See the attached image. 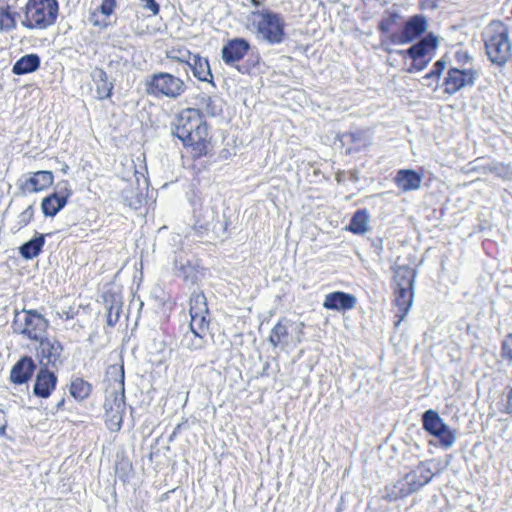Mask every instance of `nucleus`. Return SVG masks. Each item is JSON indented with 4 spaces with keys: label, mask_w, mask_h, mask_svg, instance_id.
I'll return each instance as SVG.
<instances>
[{
    "label": "nucleus",
    "mask_w": 512,
    "mask_h": 512,
    "mask_svg": "<svg viewBox=\"0 0 512 512\" xmlns=\"http://www.w3.org/2000/svg\"><path fill=\"white\" fill-rule=\"evenodd\" d=\"M174 134L191 147L194 158H200L208 153L210 137L208 126L203 121L199 109L187 108L176 117Z\"/></svg>",
    "instance_id": "f257e3e1"
},
{
    "label": "nucleus",
    "mask_w": 512,
    "mask_h": 512,
    "mask_svg": "<svg viewBox=\"0 0 512 512\" xmlns=\"http://www.w3.org/2000/svg\"><path fill=\"white\" fill-rule=\"evenodd\" d=\"M486 54L498 66L505 65L512 56L508 26L500 20L492 21L483 32Z\"/></svg>",
    "instance_id": "f03ea898"
},
{
    "label": "nucleus",
    "mask_w": 512,
    "mask_h": 512,
    "mask_svg": "<svg viewBox=\"0 0 512 512\" xmlns=\"http://www.w3.org/2000/svg\"><path fill=\"white\" fill-rule=\"evenodd\" d=\"M58 12L57 0H28L21 24L31 30H45L55 24Z\"/></svg>",
    "instance_id": "7ed1b4c3"
},
{
    "label": "nucleus",
    "mask_w": 512,
    "mask_h": 512,
    "mask_svg": "<svg viewBox=\"0 0 512 512\" xmlns=\"http://www.w3.org/2000/svg\"><path fill=\"white\" fill-rule=\"evenodd\" d=\"M145 88L150 96L175 100L185 93L187 86L180 77L167 72H158L149 76Z\"/></svg>",
    "instance_id": "20e7f679"
},
{
    "label": "nucleus",
    "mask_w": 512,
    "mask_h": 512,
    "mask_svg": "<svg viewBox=\"0 0 512 512\" xmlns=\"http://www.w3.org/2000/svg\"><path fill=\"white\" fill-rule=\"evenodd\" d=\"M49 321L37 310L16 311L12 323L13 331L31 341H39L46 336Z\"/></svg>",
    "instance_id": "39448f33"
},
{
    "label": "nucleus",
    "mask_w": 512,
    "mask_h": 512,
    "mask_svg": "<svg viewBox=\"0 0 512 512\" xmlns=\"http://www.w3.org/2000/svg\"><path fill=\"white\" fill-rule=\"evenodd\" d=\"M422 425L425 431L438 439L440 447L451 448L456 441V431L451 429L439 414L429 409L422 415Z\"/></svg>",
    "instance_id": "423d86ee"
},
{
    "label": "nucleus",
    "mask_w": 512,
    "mask_h": 512,
    "mask_svg": "<svg viewBox=\"0 0 512 512\" xmlns=\"http://www.w3.org/2000/svg\"><path fill=\"white\" fill-rule=\"evenodd\" d=\"M260 19L257 22V31L260 37L269 44H279L284 38L285 23L283 18L270 11L253 12Z\"/></svg>",
    "instance_id": "0eeeda50"
},
{
    "label": "nucleus",
    "mask_w": 512,
    "mask_h": 512,
    "mask_svg": "<svg viewBox=\"0 0 512 512\" xmlns=\"http://www.w3.org/2000/svg\"><path fill=\"white\" fill-rule=\"evenodd\" d=\"M37 348V358L41 367L58 369L63 364V346L55 338L44 337L40 339Z\"/></svg>",
    "instance_id": "6e6552de"
},
{
    "label": "nucleus",
    "mask_w": 512,
    "mask_h": 512,
    "mask_svg": "<svg viewBox=\"0 0 512 512\" xmlns=\"http://www.w3.org/2000/svg\"><path fill=\"white\" fill-rule=\"evenodd\" d=\"M72 190L68 181L57 184V191L42 200L41 208L45 216L54 217L67 203Z\"/></svg>",
    "instance_id": "1a4fd4ad"
},
{
    "label": "nucleus",
    "mask_w": 512,
    "mask_h": 512,
    "mask_svg": "<svg viewBox=\"0 0 512 512\" xmlns=\"http://www.w3.org/2000/svg\"><path fill=\"white\" fill-rule=\"evenodd\" d=\"M475 71L472 69L450 68L444 79V92L453 95L466 86L474 85Z\"/></svg>",
    "instance_id": "9d476101"
},
{
    "label": "nucleus",
    "mask_w": 512,
    "mask_h": 512,
    "mask_svg": "<svg viewBox=\"0 0 512 512\" xmlns=\"http://www.w3.org/2000/svg\"><path fill=\"white\" fill-rule=\"evenodd\" d=\"M190 316L192 327L202 331L208 328L209 322L207 320L208 306L206 297L202 292H193L190 297Z\"/></svg>",
    "instance_id": "9b49d317"
},
{
    "label": "nucleus",
    "mask_w": 512,
    "mask_h": 512,
    "mask_svg": "<svg viewBox=\"0 0 512 512\" xmlns=\"http://www.w3.org/2000/svg\"><path fill=\"white\" fill-rule=\"evenodd\" d=\"M250 49V44L243 38L229 40L221 50L222 60L226 65L238 67L237 63L242 60Z\"/></svg>",
    "instance_id": "f8f14e48"
},
{
    "label": "nucleus",
    "mask_w": 512,
    "mask_h": 512,
    "mask_svg": "<svg viewBox=\"0 0 512 512\" xmlns=\"http://www.w3.org/2000/svg\"><path fill=\"white\" fill-rule=\"evenodd\" d=\"M415 476L407 473L403 478L385 487L384 498L388 501H396L418 491L415 486Z\"/></svg>",
    "instance_id": "ddd939ff"
},
{
    "label": "nucleus",
    "mask_w": 512,
    "mask_h": 512,
    "mask_svg": "<svg viewBox=\"0 0 512 512\" xmlns=\"http://www.w3.org/2000/svg\"><path fill=\"white\" fill-rule=\"evenodd\" d=\"M57 376L47 367H41L36 375L33 393L40 398H48L57 384Z\"/></svg>",
    "instance_id": "4468645a"
},
{
    "label": "nucleus",
    "mask_w": 512,
    "mask_h": 512,
    "mask_svg": "<svg viewBox=\"0 0 512 512\" xmlns=\"http://www.w3.org/2000/svg\"><path fill=\"white\" fill-rule=\"evenodd\" d=\"M356 303L357 299L354 295L335 291L325 296L323 307L329 310L345 311L353 309Z\"/></svg>",
    "instance_id": "2eb2a0df"
},
{
    "label": "nucleus",
    "mask_w": 512,
    "mask_h": 512,
    "mask_svg": "<svg viewBox=\"0 0 512 512\" xmlns=\"http://www.w3.org/2000/svg\"><path fill=\"white\" fill-rule=\"evenodd\" d=\"M437 45V38L434 35L429 34L419 42L413 44L407 50L399 51V54L408 55L410 58H426L432 56L431 53L436 50Z\"/></svg>",
    "instance_id": "dca6fc26"
},
{
    "label": "nucleus",
    "mask_w": 512,
    "mask_h": 512,
    "mask_svg": "<svg viewBox=\"0 0 512 512\" xmlns=\"http://www.w3.org/2000/svg\"><path fill=\"white\" fill-rule=\"evenodd\" d=\"M36 365L31 357L24 356L18 360L10 372V380L14 384H24L33 375Z\"/></svg>",
    "instance_id": "f3484780"
},
{
    "label": "nucleus",
    "mask_w": 512,
    "mask_h": 512,
    "mask_svg": "<svg viewBox=\"0 0 512 512\" xmlns=\"http://www.w3.org/2000/svg\"><path fill=\"white\" fill-rule=\"evenodd\" d=\"M53 183V174L50 171H38L25 179L20 185L23 193H36L49 187Z\"/></svg>",
    "instance_id": "a211bd4d"
},
{
    "label": "nucleus",
    "mask_w": 512,
    "mask_h": 512,
    "mask_svg": "<svg viewBox=\"0 0 512 512\" xmlns=\"http://www.w3.org/2000/svg\"><path fill=\"white\" fill-rule=\"evenodd\" d=\"M116 0H102L99 7L90 13L89 22L98 28H107L110 25L109 17L114 13Z\"/></svg>",
    "instance_id": "6ab92c4d"
},
{
    "label": "nucleus",
    "mask_w": 512,
    "mask_h": 512,
    "mask_svg": "<svg viewBox=\"0 0 512 512\" xmlns=\"http://www.w3.org/2000/svg\"><path fill=\"white\" fill-rule=\"evenodd\" d=\"M421 182V175L410 169L399 170L395 176V183L403 192L419 189Z\"/></svg>",
    "instance_id": "aec40b11"
},
{
    "label": "nucleus",
    "mask_w": 512,
    "mask_h": 512,
    "mask_svg": "<svg viewBox=\"0 0 512 512\" xmlns=\"http://www.w3.org/2000/svg\"><path fill=\"white\" fill-rule=\"evenodd\" d=\"M208 328H204L202 331L192 327V322H190V329L186 332L181 339L180 345L181 347L188 349L190 351H197L204 348L206 344V332Z\"/></svg>",
    "instance_id": "412c9836"
},
{
    "label": "nucleus",
    "mask_w": 512,
    "mask_h": 512,
    "mask_svg": "<svg viewBox=\"0 0 512 512\" xmlns=\"http://www.w3.org/2000/svg\"><path fill=\"white\" fill-rule=\"evenodd\" d=\"M427 29V21L423 15H414L410 17L403 27L404 37L409 43L413 42Z\"/></svg>",
    "instance_id": "4be33fe9"
},
{
    "label": "nucleus",
    "mask_w": 512,
    "mask_h": 512,
    "mask_svg": "<svg viewBox=\"0 0 512 512\" xmlns=\"http://www.w3.org/2000/svg\"><path fill=\"white\" fill-rule=\"evenodd\" d=\"M92 80L96 86V98L99 100L108 99L112 95L113 84L108 81L106 72L101 68L92 71Z\"/></svg>",
    "instance_id": "5701e85b"
},
{
    "label": "nucleus",
    "mask_w": 512,
    "mask_h": 512,
    "mask_svg": "<svg viewBox=\"0 0 512 512\" xmlns=\"http://www.w3.org/2000/svg\"><path fill=\"white\" fill-rule=\"evenodd\" d=\"M187 67L192 70L193 75L198 80L203 82H211L213 76L209 62L206 58H203L198 54H194Z\"/></svg>",
    "instance_id": "b1692460"
},
{
    "label": "nucleus",
    "mask_w": 512,
    "mask_h": 512,
    "mask_svg": "<svg viewBox=\"0 0 512 512\" xmlns=\"http://www.w3.org/2000/svg\"><path fill=\"white\" fill-rule=\"evenodd\" d=\"M39 67L40 57L37 54H27L15 62L12 72L16 75H24L36 71Z\"/></svg>",
    "instance_id": "393cba45"
},
{
    "label": "nucleus",
    "mask_w": 512,
    "mask_h": 512,
    "mask_svg": "<svg viewBox=\"0 0 512 512\" xmlns=\"http://www.w3.org/2000/svg\"><path fill=\"white\" fill-rule=\"evenodd\" d=\"M416 272L413 268L408 265L398 266L394 270V283L396 285L395 289L401 288H413V284L415 281Z\"/></svg>",
    "instance_id": "a878e982"
},
{
    "label": "nucleus",
    "mask_w": 512,
    "mask_h": 512,
    "mask_svg": "<svg viewBox=\"0 0 512 512\" xmlns=\"http://www.w3.org/2000/svg\"><path fill=\"white\" fill-rule=\"evenodd\" d=\"M287 320H280L271 330L268 341L273 347L280 346L285 348L289 343V332H288Z\"/></svg>",
    "instance_id": "bb28decb"
},
{
    "label": "nucleus",
    "mask_w": 512,
    "mask_h": 512,
    "mask_svg": "<svg viewBox=\"0 0 512 512\" xmlns=\"http://www.w3.org/2000/svg\"><path fill=\"white\" fill-rule=\"evenodd\" d=\"M413 288L395 289V304L400 320H403L413 303Z\"/></svg>",
    "instance_id": "cd10ccee"
},
{
    "label": "nucleus",
    "mask_w": 512,
    "mask_h": 512,
    "mask_svg": "<svg viewBox=\"0 0 512 512\" xmlns=\"http://www.w3.org/2000/svg\"><path fill=\"white\" fill-rule=\"evenodd\" d=\"M92 385L83 378L76 377L71 380L69 392L76 401H83L89 397Z\"/></svg>",
    "instance_id": "c85d7f7f"
},
{
    "label": "nucleus",
    "mask_w": 512,
    "mask_h": 512,
    "mask_svg": "<svg viewBox=\"0 0 512 512\" xmlns=\"http://www.w3.org/2000/svg\"><path fill=\"white\" fill-rule=\"evenodd\" d=\"M44 243V235L40 234L20 246L19 252L24 259H33L40 254Z\"/></svg>",
    "instance_id": "c756f323"
},
{
    "label": "nucleus",
    "mask_w": 512,
    "mask_h": 512,
    "mask_svg": "<svg viewBox=\"0 0 512 512\" xmlns=\"http://www.w3.org/2000/svg\"><path fill=\"white\" fill-rule=\"evenodd\" d=\"M106 378L109 383V388L107 390L115 389L119 392V390H124V367L123 365H111L108 367L106 372Z\"/></svg>",
    "instance_id": "7c9ffc66"
},
{
    "label": "nucleus",
    "mask_w": 512,
    "mask_h": 512,
    "mask_svg": "<svg viewBox=\"0 0 512 512\" xmlns=\"http://www.w3.org/2000/svg\"><path fill=\"white\" fill-rule=\"evenodd\" d=\"M106 399L104 402L105 411L126 410L124 390L116 391L115 389L106 391Z\"/></svg>",
    "instance_id": "2f4dec72"
},
{
    "label": "nucleus",
    "mask_w": 512,
    "mask_h": 512,
    "mask_svg": "<svg viewBox=\"0 0 512 512\" xmlns=\"http://www.w3.org/2000/svg\"><path fill=\"white\" fill-rule=\"evenodd\" d=\"M369 215L366 210H358L352 216L349 230L354 234H364L369 230Z\"/></svg>",
    "instance_id": "473e14b6"
},
{
    "label": "nucleus",
    "mask_w": 512,
    "mask_h": 512,
    "mask_svg": "<svg viewBox=\"0 0 512 512\" xmlns=\"http://www.w3.org/2000/svg\"><path fill=\"white\" fill-rule=\"evenodd\" d=\"M200 113L215 117L222 112L221 101L217 97L203 96L200 98Z\"/></svg>",
    "instance_id": "72a5a7b5"
},
{
    "label": "nucleus",
    "mask_w": 512,
    "mask_h": 512,
    "mask_svg": "<svg viewBox=\"0 0 512 512\" xmlns=\"http://www.w3.org/2000/svg\"><path fill=\"white\" fill-rule=\"evenodd\" d=\"M409 475L415 476L414 480L417 490L428 484L434 476L430 467L425 463H420L415 470L409 472Z\"/></svg>",
    "instance_id": "f704fd0d"
},
{
    "label": "nucleus",
    "mask_w": 512,
    "mask_h": 512,
    "mask_svg": "<svg viewBox=\"0 0 512 512\" xmlns=\"http://www.w3.org/2000/svg\"><path fill=\"white\" fill-rule=\"evenodd\" d=\"M16 27L14 15L9 11L5 0H0V31H10Z\"/></svg>",
    "instance_id": "c9c22d12"
},
{
    "label": "nucleus",
    "mask_w": 512,
    "mask_h": 512,
    "mask_svg": "<svg viewBox=\"0 0 512 512\" xmlns=\"http://www.w3.org/2000/svg\"><path fill=\"white\" fill-rule=\"evenodd\" d=\"M123 202L131 209H138L142 203V193L132 186L124 188L121 192Z\"/></svg>",
    "instance_id": "e433bc0d"
},
{
    "label": "nucleus",
    "mask_w": 512,
    "mask_h": 512,
    "mask_svg": "<svg viewBox=\"0 0 512 512\" xmlns=\"http://www.w3.org/2000/svg\"><path fill=\"white\" fill-rule=\"evenodd\" d=\"M193 55L194 54L185 47L171 48L166 52L167 59L185 64L186 66H188L190 60H192Z\"/></svg>",
    "instance_id": "4c0bfd02"
},
{
    "label": "nucleus",
    "mask_w": 512,
    "mask_h": 512,
    "mask_svg": "<svg viewBox=\"0 0 512 512\" xmlns=\"http://www.w3.org/2000/svg\"><path fill=\"white\" fill-rule=\"evenodd\" d=\"M125 413V410H113V411H105V422L109 430L111 431H119L122 422H123V415Z\"/></svg>",
    "instance_id": "58836bf2"
},
{
    "label": "nucleus",
    "mask_w": 512,
    "mask_h": 512,
    "mask_svg": "<svg viewBox=\"0 0 512 512\" xmlns=\"http://www.w3.org/2000/svg\"><path fill=\"white\" fill-rule=\"evenodd\" d=\"M122 311V303L119 300L113 299L107 311V324L111 327L115 326L119 321Z\"/></svg>",
    "instance_id": "ea45409f"
},
{
    "label": "nucleus",
    "mask_w": 512,
    "mask_h": 512,
    "mask_svg": "<svg viewBox=\"0 0 512 512\" xmlns=\"http://www.w3.org/2000/svg\"><path fill=\"white\" fill-rule=\"evenodd\" d=\"M34 216V210L32 206H28L24 211H22L16 219L15 228L17 230H21L25 226H27Z\"/></svg>",
    "instance_id": "a19ab883"
},
{
    "label": "nucleus",
    "mask_w": 512,
    "mask_h": 512,
    "mask_svg": "<svg viewBox=\"0 0 512 512\" xmlns=\"http://www.w3.org/2000/svg\"><path fill=\"white\" fill-rule=\"evenodd\" d=\"M412 63L410 67L407 69L409 73L419 72L424 70L430 61L432 60V56L426 58H411Z\"/></svg>",
    "instance_id": "79ce46f5"
},
{
    "label": "nucleus",
    "mask_w": 512,
    "mask_h": 512,
    "mask_svg": "<svg viewBox=\"0 0 512 512\" xmlns=\"http://www.w3.org/2000/svg\"><path fill=\"white\" fill-rule=\"evenodd\" d=\"M501 355L512 363V333L508 334L502 342Z\"/></svg>",
    "instance_id": "37998d69"
},
{
    "label": "nucleus",
    "mask_w": 512,
    "mask_h": 512,
    "mask_svg": "<svg viewBox=\"0 0 512 512\" xmlns=\"http://www.w3.org/2000/svg\"><path fill=\"white\" fill-rule=\"evenodd\" d=\"M446 68V62L444 59H440L438 61L435 62V64L433 65V69L427 73L424 78L425 79H430L432 77H436V78H439L440 75L442 74V72L445 70Z\"/></svg>",
    "instance_id": "c03bdc74"
},
{
    "label": "nucleus",
    "mask_w": 512,
    "mask_h": 512,
    "mask_svg": "<svg viewBox=\"0 0 512 512\" xmlns=\"http://www.w3.org/2000/svg\"><path fill=\"white\" fill-rule=\"evenodd\" d=\"M176 273L178 276L183 277L184 279H187L190 274L193 272V267L190 265L189 262L187 264L180 263L178 264L176 262L175 264Z\"/></svg>",
    "instance_id": "a18cd8bd"
},
{
    "label": "nucleus",
    "mask_w": 512,
    "mask_h": 512,
    "mask_svg": "<svg viewBox=\"0 0 512 512\" xmlns=\"http://www.w3.org/2000/svg\"><path fill=\"white\" fill-rule=\"evenodd\" d=\"M144 9L149 10L153 15L159 13V4L155 0H139Z\"/></svg>",
    "instance_id": "49530a36"
},
{
    "label": "nucleus",
    "mask_w": 512,
    "mask_h": 512,
    "mask_svg": "<svg viewBox=\"0 0 512 512\" xmlns=\"http://www.w3.org/2000/svg\"><path fill=\"white\" fill-rule=\"evenodd\" d=\"M389 41L394 45H404L408 44V40L404 37V33H393L389 36Z\"/></svg>",
    "instance_id": "de8ad7c7"
},
{
    "label": "nucleus",
    "mask_w": 512,
    "mask_h": 512,
    "mask_svg": "<svg viewBox=\"0 0 512 512\" xmlns=\"http://www.w3.org/2000/svg\"><path fill=\"white\" fill-rule=\"evenodd\" d=\"M507 400L504 408V412L512 415V388L507 393Z\"/></svg>",
    "instance_id": "09e8293b"
},
{
    "label": "nucleus",
    "mask_w": 512,
    "mask_h": 512,
    "mask_svg": "<svg viewBox=\"0 0 512 512\" xmlns=\"http://www.w3.org/2000/svg\"><path fill=\"white\" fill-rule=\"evenodd\" d=\"M391 21L390 20H382L379 23L378 29L383 33H387L390 30Z\"/></svg>",
    "instance_id": "8fccbe9b"
},
{
    "label": "nucleus",
    "mask_w": 512,
    "mask_h": 512,
    "mask_svg": "<svg viewBox=\"0 0 512 512\" xmlns=\"http://www.w3.org/2000/svg\"><path fill=\"white\" fill-rule=\"evenodd\" d=\"M57 316L61 319H72L74 316L70 311L57 312Z\"/></svg>",
    "instance_id": "3c124183"
},
{
    "label": "nucleus",
    "mask_w": 512,
    "mask_h": 512,
    "mask_svg": "<svg viewBox=\"0 0 512 512\" xmlns=\"http://www.w3.org/2000/svg\"><path fill=\"white\" fill-rule=\"evenodd\" d=\"M456 57L459 61H468L470 59L466 52H457Z\"/></svg>",
    "instance_id": "603ef678"
},
{
    "label": "nucleus",
    "mask_w": 512,
    "mask_h": 512,
    "mask_svg": "<svg viewBox=\"0 0 512 512\" xmlns=\"http://www.w3.org/2000/svg\"><path fill=\"white\" fill-rule=\"evenodd\" d=\"M251 3L255 6V7H260L263 5V1L262 0H250Z\"/></svg>",
    "instance_id": "864d4df0"
},
{
    "label": "nucleus",
    "mask_w": 512,
    "mask_h": 512,
    "mask_svg": "<svg viewBox=\"0 0 512 512\" xmlns=\"http://www.w3.org/2000/svg\"><path fill=\"white\" fill-rule=\"evenodd\" d=\"M64 403H65V400H64V398H62V399L57 403V405H56V406H57V409H61V408L63 407Z\"/></svg>",
    "instance_id": "5fc2aeb1"
},
{
    "label": "nucleus",
    "mask_w": 512,
    "mask_h": 512,
    "mask_svg": "<svg viewBox=\"0 0 512 512\" xmlns=\"http://www.w3.org/2000/svg\"><path fill=\"white\" fill-rule=\"evenodd\" d=\"M397 316L400 318V316H399V313H398V312H397ZM400 321H401V320L399 319V321H398V322H396V325H399V322H400Z\"/></svg>",
    "instance_id": "6e6d98bb"
}]
</instances>
